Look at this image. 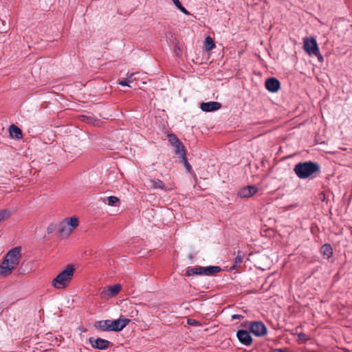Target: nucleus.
<instances>
[{
	"label": "nucleus",
	"instance_id": "nucleus-1",
	"mask_svg": "<svg viewBox=\"0 0 352 352\" xmlns=\"http://www.w3.org/2000/svg\"><path fill=\"white\" fill-rule=\"evenodd\" d=\"M21 247H15L10 250L4 256L0 265V275L6 276L19 264L21 257Z\"/></svg>",
	"mask_w": 352,
	"mask_h": 352
},
{
	"label": "nucleus",
	"instance_id": "nucleus-2",
	"mask_svg": "<svg viewBox=\"0 0 352 352\" xmlns=\"http://www.w3.org/2000/svg\"><path fill=\"white\" fill-rule=\"evenodd\" d=\"M294 171L299 179H305L314 177L315 175L320 173V167L318 164L308 161L296 164Z\"/></svg>",
	"mask_w": 352,
	"mask_h": 352
},
{
	"label": "nucleus",
	"instance_id": "nucleus-3",
	"mask_svg": "<svg viewBox=\"0 0 352 352\" xmlns=\"http://www.w3.org/2000/svg\"><path fill=\"white\" fill-rule=\"evenodd\" d=\"M74 273V267L68 265L66 268L60 272L52 281V285L58 289L66 288L70 283Z\"/></svg>",
	"mask_w": 352,
	"mask_h": 352
},
{
	"label": "nucleus",
	"instance_id": "nucleus-4",
	"mask_svg": "<svg viewBox=\"0 0 352 352\" xmlns=\"http://www.w3.org/2000/svg\"><path fill=\"white\" fill-rule=\"evenodd\" d=\"M221 270L219 266H196L192 268H188L186 270V276H190L195 275L201 276H212Z\"/></svg>",
	"mask_w": 352,
	"mask_h": 352
},
{
	"label": "nucleus",
	"instance_id": "nucleus-5",
	"mask_svg": "<svg viewBox=\"0 0 352 352\" xmlns=\"http://www.w3.org/2000/svg\"><path fill=\"white\" fill-rule=\"evenodd\" d=\"M78 219L76 217L65 219L59 224L58 233L64 236H69L78 227Z\"/></svg>",
	"mask_w": 352,
	"mask_h": 352
},
{
	"label": "nucleus",
	"instance_id": "nucleus-6",
	"mask_svg": "<svg viewBox=\"0 0 352 352\" xmlns=\"http://www.w3.org/2000/svg\"><path fill=\"white\" fill-rule=\"evenodd\" d=\"M250 330L256 337H263L267 333V329L261 321H253L250 322Z\"/></svg>",
	"mask_w": 352,
	"mask_h": 352
},
{
	"label": "nucleus",
	"instance_id": "nucleus-7",
	"mask_svg": "<svg viewBox=\"0 0 352 352\" xmlns=\"http://www.w3.org/2000/svg\"><path fill=\"white\" fill-rule=\"evenodd\" d=\"M303 48L309 56H318L319 53L316 40L314 38H305L303 40Z\"/></svg>",
	"mask_w": 352,
	"mask_h": 352
},
{
	"label": "nucleus",
	"instance_id": "nucleus-8",
	"mask_svg": "<svg viewBox=\"0 0 352 352\" xmlns=\"http://www.w3.org/2000/svg\"><path fill=\"white\" fill-rule=\"evenodd\" d=\"M130 321V319L124 317H120L116 320H111V331H120L122 330Z\"/></svg>",
	"mask_w": 352,
	"mask_h": 352
},
{
	"label": "nucleus",
	"instance_id": "nucleus-9",
	"mask_svg": "<svg viewBox=\"0 0 352 352\" xmlns=\"http://www.w3.org/2000/svg\"><path fill=\"white\" fill-rule=\"evenodd\" d=\"M89 343L91 344V346L93 348L99 349V350H104L109 348L111 345V342L107 340L102 338H89Z\"/></svg>",
	"mask_w": 352,
	"mask_h": 352
},
{
	"label": "nucleus",
	"instance_id": "nucleus-10",
	"mask_svg": "<svg viewBox=\"0 0 352 352\" xmlns=\"http://www.w3.org/2000/svg\"><path fill=\"white\" fill-rule=\"evenodd\" d=\"M120 290L121 285L120 284L109 285L101 292V296L104 298H110L117 295Z\"/></svg>",
	"mask_w": 352,
	"mask_h": 352
},
{
	"label": "nucleus",
	"instance_id": "nucleus-11",
	"mask_svg": "<svg viewBox=\"0 0 352 352\" xmlns=\"http://www.w3.org/2000/svg\"><path fill=\"white\" fill-rule=\"evenodd\" d=\"M258 192V188L255 186H248L241 188L237 195L241 198H250Z\"/></svg>",
	"mask_w": 352,
	"mask_h": 352
},
{
	"label": "nucleus",
	"instance_id": "nucleus-12",
	"mask_svg": "<svg viewBox=\"0 0 352 352\" xmlns=\"http://www.w3.org/2000/svg\"><path fill=\"white\" fill-rule=\"evenodd\" d=\"M236 337L239 342L245 346H250L252 343V338L250 332L246 330H239L236 332Z\"/></svg>",
	"mask_w": 352,
	"mask_h": 352
},
{
	"label": "nucleus",
	"instance_id": "nucleus-13",
	"mask_svg": "<svg viewBox=\"0 0 352 352\" xmlns=\"http://www.w3.org/2000/svg\"><path fill=\"white\" fill-rule=\"evenodd\" d=\"M265 88L272 93L277 92L280 88L279 80L275 78H270L266 80Z\"/></svg>",
	"mask_w": 352,
	"mask_h": 352
},
{
	"label": "nucleus",
	"instance_id": "nucleus-14",
	"mask_svg": "<svg viewBox=\"0 0 352 352\" xmlns=\"http://www.w3.org/2000/svg\"><path fill=\"white\" fill-rule=\"evenodd\" d=\"M200 107L203 111L210 112L219 110L221 107V104L215 101L202 102Z\"/></svg>",
	"mask_w": 352,
	"mask_h": 352
},
{
	"label": "nucleus",
	"instance_id": "nucleus-15",
	"mask_svg": "<svg viewBox=\"0 0 352 352\" xmlns=\"http://www.w3.org/2000/svg\"><path fill=\"white\" fill-rule=\"evenodd\" d=\"M10 135L12 138L20 140L22 138V131L17 126L12 124L9 129Z\"/></svg>",
	"mask_w": 352,
	"mask_h": 352
},
{
	"label": "nucleus",
	"instance_id": "nucleus-16",
	"mask_svg": "<svg viewBox=\"0 0 352 352\" xmlns=\"http://www.w3.org/2000/svg\"><path fill=\"white\" fill-rule=\"evenodd\" d=\"M98 327L102 331H111V320H100L97 322Z\"/></svg>",
	"mask_w": 352,
	"mask_h": 352
},
{
	"label": "nucleus",
	"instance_id": "nucleus-17",
	"mask_svg": "<svg viewBox=\"0 0 352 352\" xmlns=\"http://www.w3.org/2000/svg\"><path fill=\"white\" fill-rule=\"evenodd\" d=\"M320 252L329 258L333 254L332 248L329 244H324L321 247Z\"/></svg>",
	"mask_w": 352,
	"mask_h": 352
},
{
	"label": "nucleus",
	"instance_id": "nucleus-18",
	"mask_svg": "<svg viewBox=\"0 0 352 352\" xmlns=\"http://www.w3.org/2000/svg\"><path fill=\"white\" fill-rule=\"evenodd\" d=\"M174 147L175 148V153L179 155L181 158L186 156V149L182 142L175 145Z\"/></svg>",
	"mask_w": 352,
	"mask_h": 352
},
{
	"label": "nucleus",
	"instance_id": "nucleus-19",
	"mask_svg": "<svg viewBox=\"0 0 352 352\" xmlns=\"http://www.w3.org/2000/svg\"><path fill=\"white\" fill-rule=\"evenodd\" d=\"M119 201V199L116 196H109L104 199V202L109 206H114Z\"/></svg>",
	"mask_w": 352,
	"mask_h": 352
},
{
	"label": "nucleus",
	"instance_id": "nucleus-20",
	"mask_svg": "<svg viewBox=\"0 0 352 352\" xmlns=\"http://www.w3.org/2000/svg\"><path fill=\"white\" fill-rule=\"evenodd\" d=\"M205 45H206V49L208 51L212 50L215 47V45H214V43L212 38L210 36H207L206 38Z\"/></svg>",
	"mask_w": 352,
	"mask_h": 352
},
{
	"label": "nucleus",
	"instance_id": "nucleus-21",
	"mask_svg": "<svg viewBox=\"0 0 352 352\" xmlns=\"http://www.w3.org/2000/svg\"><path fill=\"white\" fill-rule=\"evenodd\" d=\"M151 187L153 188H160V189L164 188V183L160 179L151 180Z\"/></svg>",
	"mask_w": 352,
	"mask_h": 352
},
{
	"label": "nucleus",
	"instance_id": "nucleus-22",
	"mask_svg": "<svg viewBox=\"0 0 352 352\" xmlns=\"http://www.w3.org/2000/svg\"><path fill=\"white\" fill-rule=\"evenodd\" d=\"M168 141L170 142V144L173 146L178 144L181 142L175 135L172 134V133L168 134Z\"/></svg>",
	"mask_w": 352,
	"mask_h": 352
},
{
	"label": "nucleus",
	"instance_id": "nucleus-23",
	"mask_svg": "<svg viewBox=\"0 0 352 352\" xmlns=\"http://www.w3.org/2000/svg\"><path fill=\"white\" fill-rule=\"evenodd\" d=\"M243 259V254L241 252H238V254L234 259V266L236 267L238 265H240Z\"/></svg>",
	"mask_w": 352,
	"mask_h": 352
},
{
	"label": "nucleus",
	"instance_id": "nucleus-24",
	"mask_svg": "<svg viewBox=\"0 0 352 352\" xmlns=\"http://www.w3.org/2000/svg\"><path fill=\"white\" fill-rule=\"evenodd\" d=\"M188 324L190 326H200L201 323L198 320H196L195 319L188 318L187 320Z\"/></svg>",
	"mask_w": 352,
	"mask_h": 352
},
{
	"label": "nucleus",
	"instance_id": "nucleus-25",
	"mask_svg": "<svg viewBox=\"0 0 352 352\" xmlns=\"http://www.w3.org/2000/svg\"><path fill=\"white\" fill-rule=\"evenodd\" d=\"M182 162H184V166L186 167V170L188 172H190V170H191V166L188 163L186 157L185 156V157H182Z\"/></svg>",
	"mask_w": 352,
	"mask_h": 352
},
{
	"label": "nucleus",
	"instance_id": "nucleus-26",
	"mask_svg": "<svg viewBox=\"0 0 352 352\" xmlns=\"http://www.w3.org/2000/svg\"><path fill=\"white\" fill-rule=\"evenodd\" d=\"M138 73H131V74H127V78H126V80L127 81L130 83V82H132L134 80H135V78H134V76L138 74Z\"/></svg>",
	"mask_w": 352,
	"mask_h": 352
},
{
	"label": "nucleus",
	"instance_id": "nucleus-27",
	"mask_svg": "<svg viewBox=\"0 0 352 352\" xmlns=\"http://www.w3.org/2000/svg\"><path fill=\"white\" fill-rule=\"evenodd\" d=\"M177 9L186 15L190 14V12L182 5V3L177 7Z\"/></svg>",
	"mask_w": 352,
	"mask_h": 352
},
{
	"label": "nucleus",
	"instance_id": "nucleus-28",
	"mask_svg": "<svg viewBox=\"0 0 352 352\" xmlns=\"http://www.w3.org/2000/svg\"><path fill=\"white\" fill-rule=\"evenodd\" d=\"M298 340L302 342H305L307 340V336L303 333H300L298 335Z\"/></svg>",
	"mask_w": 352,
	"mask_h": 352
},
{
	"label": "nucleus",
	"instance_id": "nucleus-29",
	"mask_svg": "<svg viewBox=\"0 0 352 352\" xmlns=\"http://www.w3.org/2000/svg\"><path fill=\"white\" fill-rule=\"evenodd\" d=\"M296 207H297V204H294L286 206L285 207V210H292V209H294V208H295Z\"/></svg>",
	"mask_w": 352,
	"mask_h": 352
},
{
	"label": "nucleus",
	"instance_id": "nucleus-30",
	"mask_svg": "<svg viewBox=\"0 0 352 352\" xmlns=\"http://www.w3.org/2000/svg\"><path fill=\"white\" fill-rule=\"evenodd\" d=\"M129 82L127 81V80H121L119 82V85H122V86H129Z\"/></svg>",
	"mask_w": 352,
	"mask_h": 352
},
{
	"label": "nucleus",
	"instance_id": "nucleus-31",
	"mask_svg": "<svg viewBox=\"0 0 352 352\" xmlns=\"http://www.w3.org/2000/svg\"><path fill=\"white\" fill-rule=\"evenodd\" d=\"M232 317V319H239V320H241L243 318L241 315H238V314L233 315Z\"/></svg>",
	"mask_w": 352,
	"mask_h": 352
},
{
	"label": "nucleus",
	"instance_id": "nucleus-32",
	"mask_svg": "<svg viewBox=\"0 0 352 352\" xmlns=\"http://www.w3.org/2000/svg\"><path fill=\"white\" fill-rule=\"evenodd\" d=\"M172 1L177 8L181 4V3L179 0H172Z\"/></svg>",
	"mask_w": 352,
	"mask_h": 352
},
{
	"label": "nucleus",
	"instance_id": "nucleus-33",
	"mask_svg": "<svg viewBox=\"0 0 352 352\" xmlns=\"http://www.w3.org/2000/svg\"><path fill=\"white\" fill-rule=\"evenodd\" d=\"M318 56V60H319L320 62L323 61V57L320 54V52L318 53V56Z\"/></svg>",
	"mask_w": 352,
	"mask_h": 352
}]
</instances>
